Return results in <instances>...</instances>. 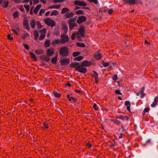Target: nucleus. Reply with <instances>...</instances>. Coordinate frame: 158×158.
I'll return each instance as SVG.
<instances>
[{"label": "nucleus", "instance_id": "obj_1", "mask_svg": "<svg viewBox=\"0 0 158 158\" xmlns=\"http://www.w3.org/2000/svg\"><path fill=\"white\" fill-rule=\"evenodd\" d=\"M59 54L64 56H67L69 54V49L66 47L61 48L59 50Z\"/></svg>", "mask_w": 158, "mask_h": 158}, {"label": "nucleus", "instance_id": "obj_2", "mask_svg": "<svg viewBox=\"0 0 158 158\" xmlns=\"http://www.w3.org/2000/svg\"><path fill=\"white\" fill-rule=\"evenodd\" d=\"M85 30L83 27H81L79 29L77 33V37L79 40H81V36L84 37L85 36Z\"/></svg>", "mask_w": 158, "mask_h": 158}, {"label": "nucleus", "instance_id": "obj_3", "mask_svg": "<svg viewBox=\"0 0 158 158\" xmlns=\"http://www.w3.org/2000/svg\"><path fill=\"white\" fill-rule=\"evenodd\" d=\"M44 22L46 24L52 27H53L56 25L54 21L50 19H46L44 20Z\"/></svg>", "mask_w": 158, "mask_h": 158}, {"label": "nucleus", "instance_id": "obj_4", "mask_svg": "<svg viewBox=\"0 0 158 158\" xmlns=\"http://www.w3.org/2000/svg\"><path fill=\"white\" fill-rule=\"evenodd\" d=\"M61 44H64L67 43L69 42V38L68 36L65 34H63L61 35Z\"/></svg>", "mask_w": 158, "mask_h": 158}, {"label": "nucleus", "instance_id": "obj_5", "mask_svg": "<svg viewBox=\"0 0 158 158\" xmlns=\"http://www.w3.org/2000/svg\"><path fill=\"white\" fill-rule=\"evenodd\" d=\"M74 4L81 6H87V4L84 1H80L76 0L74 2Z\"/></svg>", "mask_w": 158, "mask_h": 158}, {"label": "nucleus", "instance_id": "obj_6", "mask_svg": "<svg viewBox=\"0 0 158 158\" xmlns=\"http://www.w3.org/2000/svg\"><path fill=\"white\" fill-rule=\"evenodd\" d=\"M82 66L78 67L75 68V70L79 72L82 73H85L87 72V70L86 68L84 67H82Z\"/></svg>", "mask_w": 158, "mask_h": 158}, {"label": "nucleus", "instance_id": "obj_7", "mask_svg": "<svg viewBox=\"0 0 158 158\" xmlns=\"http://www.w3.org/2000/svg\"><path fill=\"white\" fill-rule=\"evenodd\" d=\"M40 34L39 40H43L45 37L46 35V29H43L40 31Z\"/></svg>", "mask_w": 158, "mask_h": 158}, {"label": "nucleus", "instance_id": "obj_8", "mask_svg": "<svg viewBox=\"0 0 158 158\" xmlns=\"http://www.w3.org/2000/svg\"><path fill=\"white\" fill-rule=\"evenodd\" d=\"M86 19V18L85 16H81L78 17L77 20V22L79 24H80L85 21Z\"/></svg>", "mask_w": 158, "mask_h": 158}, {"label": "nucleus", "instance_id": "obj_9", "mask_svg": "<svg viewBox=\"0 0 158 158\" xmlns=\"http://www.w3.org/2000/svg\"><path fill=\"white\" fill-rule=\"evenodd\" d=\"M0 4L3 7L6 8L8 5L9 2L8 1L0 0Z\"/></svg>", "mask_w": 158, "mask_h": 158}, {"label": "nucleus", "instance_id": "obj_10", "mask_svg": "<svg viewBox=\"0 0 158 158\" xmlns=\"http://www.w3.org/2000/svg\"><path fill=\"white\" fill-rule=\"evenodd\" d=\"M123 2L128 3L130 5L138 3V2L137 0H123Z\"/></svg>", "mask_w": 158, "mask_h": 158}, {"label": "nucleus", "instance_id": "obj_11", "mask_svg": "<svg viewBox=\"0 0 158 158\" xmlns=\"http://www.w3.org/2000/svg\"><path fill=\"white\" fill-rule=\"evenodd\" d=\"M70 62V60L69 59H62L60 60V64L62 65L68 64Z\"/></svg>", "mask_w": 158, "mask_h": 158}, {"label": "nucleus", "instance_id": "obj_12", "mask_svg": "<svg viewBox=\"0 0 158 158\" xmlns=\"http://www.w3.org/2000/svg\"><path fill=\"white\" fill-rule=\"evenodd\" d=\"M68 23L69 25V28L71 30H72L74 27H77L78 26L77 24L76 23L68 22Z\"/></svg>", "mask_w": 158, "mask_h": 158}, {"label": "nucleus", "instance_id": "obj_13", "mask_svg": "<svg viewBox=\"0 0 158 158\" xmlns=\"http://www.w3.org/2000/svg\"><path fill=\"white\" fill-rule=\"evenodd\" d=\"M144 87H143L141 91L138 92L136 93V95L137 96H139L140 95H141V97L142 98H143L145 96V94H144Z\"/></svg>", "mask_w": 158, "mask_h": 158}, {"label": "nucleus", "instance_id": "obj_14", "mask_svg": "<svg viewBox=\"0 0 158 158\" xmlns=\"http://www.w3.org/2000/svg\"><path fill=\"white\" fill-rule=\"evenodd\" d=\"M74 15V14L73 12H68L64 15V16L66 18H69L73 17Z\"/></svg>", "mask_w": 158, "mask_h": 158}, {"label": "nucleus", "instance_id": "obj_15", "mask_svg": "<svg viewBox=\"0 0 158 158\" xmlns=\"http://www.w3.org/2000/svg\"><path fill=\"white\" fill-rule=\"evenodd\" d=\"M23 26L24 29L27 30H29L30 27L28 25V22L27 20H25L24 21L23 23Z\"/></svg>", "mask_w": 158, "mask_h": 158}, {"label": "nucleus", "instance_id": "obj_16", "mask_svg": "<svg viewBox=\"0 0 158 158\" xmlns=\"http://www.w3.org/2000/svg\"><path fill=\"white\" fill-rule=\"evenodd\" d=\"M54 51L53 49H49L47 50V55L48 56H52L54 53Z\"/></svg>", "mask_w": 158, "mask_h": 158}, {"label": "nucleus", "instance_id": "obj_17", "mask_svg": "<svg viewBox=\"0 0 158 158\" xmlns=\"http://www.w3.org/2000/svg\"><path fill=\"white\" fill-rule=\"evenodd\" d=\"M158 98L157 97H156L155 98L154 101L152 102V103L151 105V106L152 107H154L157 104L158 102L157 100Z\"/></svg>", "mask_w": 158, "mask_h": 158}, {"label": "nucleus", "instance_id": "obj_18", "mask_svg": "<svg viewBox=\"0 0 158 158\" xmlns=\"http://www.w3.org/2000/svg\"><path fill=\"white\" fill-rule=\"evenodd\" d=\"M54 32L53 33V34L56 35H59L60 34L59 28V27H56L55 28Z\"/></svg>", "mask_w": 158, "mask_h": 158}, {"label": "nucleus", "instance_id": "obj_19", "mask_svg": "<svg viewBox=\"0 0 158 158\" xmlns=\"http://www.w3.org/2000/svg\"><path fill=\"white\" fill-rule=\"evenodd\" d=\"M41 6L40 5H38L35 8L34 10V13L36 15L38 13V11L40 8Z\"/></svg>", "mask_w": 158, "mask_h": 158}, {"label": "nucleus", "instance_id": "obj_20", "mask_svg": "<svg viewBox=\"0 0 158 158\" xmlns=\"http://www.w3.org/2000/svg\"><path fill=\"white\" fill-rule=\"evenodd\" d=\"M95 58L97 60H99L101 58V55L98 52H96L94 55Z\"/></svg>", "mask_w": 158, "mask_h": 158}, {"label": "nucleus", "instance_id": "obj_21", "mask_svg": "<svg viewBox=\"0 0 158 158\" xmlns=\"http://www.w3.org/2000/svg\"><path fill=\"white\" fill-rule=\"evenodd\" d=\"M91 63L90 62H88L87 61H85L82 63L81 64V66H88L89 65H90Z\"/></svg>", "mask_w": 158, "mask_h": 158}, {"label": "nucleus", "instance_id": "obj_22", "mask_svg": "<svg viewBox=\"0 0 158 158\" xmlns=\"http://www.w3.org/2000/svg\"><path fill=\"white\" fill-rule=\"evenodd\" d=\"M69 11V9L68 8L64 7L62 9L61 11V13L62 14H64L65 13H68Z\"/></svg>", "mask_w": 158, "mask_h": 158}, {"label": "nucleus", "instance_id": "obj_23", "mask_svg": "<svg viewBox=\"0 0 158 158\" xmlns=\"http://www.w3.org/2000/svg\"><path fill=\"white\" fill-rule=\"evenodd\" d=\"M50 45V41L49 40H46L44 43V46L45 48H47Z\"/></svg>", "mask_w": 158, "mask_h": 158}, {"label": "nucleus", "instance_id": "obj_24", "mask_svg": "<svg viewBox=\"0 0 158 158\" xmlns=\"http://www.w3.org/2000/svg\"><path fill=\"white\" fill-rule=\"evenodd\" d=\"M48 56H42L41 57V59L43 60H45L46 61H48L50 59V58H49Z\"/></svg>", "mask_w": 158, "mask_h": 158}, {"label": "nucleus", "instance_id": "obj_25", "mask_svg": "<svg viewBox=\"0 0 158 158\" xmlns=\"http://www.w3.org/2000/svg\"><path fill=\"white\" fill-rule=\"evenodd\" d=\"M29 54L31 56V58L32 59L36 61L37 60L36 57L34 53L31 52H30Z\"/></svg>", "mask_w": 158, "mask_h": 158}, {"label": "nucleus", "instance_id": "obj_26", "mask_svg": "<svg viewBox=\"0 0 158 158\" xmlns=\"http://www.w3.org/2000/svg\"><path fill=\"white\" fill-rule=\"evenodd\" d=\"M33 35L34 36V40H36L39 35L38 31H35L34 32Z\"/></svg>", "mask_w": 158, "mask_h": 158}, {"label": "nucleus", "instance_id": "obj_27", "mask_svg": "<svg viewBox=\"0 0 158 158\" xmlns=\"http://www.w3.org/2000/svg\"><path fill=\"white\" fill-rule=\"evenodd\" d=\"M30 25H31V27L34 28L35 26V21L34 19H32Z\"/></svg>", "mask_w": 158, "mask_h": 158}, {"label": "nucleus", "instance_id": "obj_28", "mask_svg": "<svg viewBox=\"0 0 158 158\" xmlns=\"http://www.w3.org/2000/svg\"><path fill=\"white\" fill-rule=\"evenodd\" d=\"M67 98H68L69 100L70 101H71L72 100L73 101V102H76L77 101V99L75 98H73V97H70V95L68 94L67 96Z\"/></svg>", "mask_w": 158, "mask_h": 158}, {"label": "nucleus", "instance_id": "obj_29", "mask_svg": "<svg viewBox=\"0 0 158 158\" xmlns=\"http://www.w3.org/2000/svg\"><path fill=\"white\" fill-rule=\"evenodd\" d=\"M76 14L77 15H84L85 14V13H84L83 10H80L76 11Z\"/></svg>", "mask_w": 158, "mask_h": 158}, {"label": "nucleus", "instance_id": "obj_30", "mask_svg": "<svg viewBox=\"0 0 158 158\" xmlns=\"http://www.w3.org/2000/svg\"><path fill=\"white\" fill-rule=\"evenodd\" d=\"M57 62V57L55 56L52 58L51 59V62L52 64H56Z\"/></svg>", "mask_w": 158, "mask_h": 158}, {"label": "nucleus", "instance_id": "obj_31", "mask_svg": "<svg viewBox=\"0 0 158 158\" xmlns=\"http://www.w3.org/2000/svg\"><path fill=\"white\" fill-rule=\"evenodd\" d=\"M60 7V5H52L48 7L49 9L52 8H55V9H59Z\"/></svg>", "mask_w": 158, "mask_h": 158}, {"label": "nucleus", "instance_id": "obj_32", "mask_svg": "<svg viewBox=\"0 0 158 158\" xmlns=\"http://www.w3.org/2000/svg\"><path fill=\"white\" fill-rule=\"evenodd\" d=\"M35 52L37 54L39 55L43 54L44 53V51L42 50L39 49L35 50Z\"/></svg>", "mask_w": 158, "mask_h": 158}, {"label": "nucleus", "instance_id": "obj_33", "mask_svg": "<svg viewBox=\"0 0 158 158\" xmlns=\"http://www.w3.org/2000/svg\"><path fill=\"white\" fill-rule=\"evenodd\" d=\"M53 93L54 96L56 97L59 98H60L61 96L60 94L56 91H54Z\"/></svg>", "mask_w": 158, "mask_h": 158}, {"label": "nucleus", "instance_id": "obj_34", "mask_svg": "<svg viewBox=\"0 0 158 158\" xmlns=\"http://www.w3.org/2000/svg\"><path fill=\"white\" fill-rule=\"evenodd\" d=\"M77 45L78 47H84L85 46V44L80 42L77 43Z\"/></svg>", "mask_w": 158, "mask_h": 158}, {"label": "nucleus", "instance_id": "obj_35", "mask_svg": "<svg viewBox=\"0 0 158 158\" xmlns=\"http://www.w3.org/2000/svg\"><path fill=\"white\" fill-rule=\"evenodd\" d=\"M80 52H74L73 53V56L74 57H76L79 55Z\"/></svg>", "mask_w": 158, "mask_h": 158}, {"label": "nucleus", "instance_id": "obj_36", "mask_svg": "<svg viewBox=\"0 0 158 158\" xmlns=\"http://www.w3.org/2000/svg\"><path fill=\"white\" fill-rule=\"evenodd\" d=\"M58 14V12L57 10H53L51 14V15H56Z\"/></svg>", "mask_w": 158, "mask_h": 158}, {"label": "nucleus", "instance_id": "obj_37", "mask_svg": "<svg viewBox=\"0 0 158 158\" xmlns=\"http://www.w3.org/2000/svg\"><path fill=\"white\" fill-rule=\"evenodd\" d=\"M93 72L94 73L93 77H94V79H97V78H98V73L95 71H93Z\"/></svg>", "mask_w": 158, "mask_h": 158}, {"label": "nucleus", "instance_id": "obj_38", "mask_svg": "<svg viewBox=\"0 0 158 158\" xmlns=\"http://www.w3.org/2000/svg\"><path fill=\"white\" fill-rule=\"evenodd\" d=\"M111 121L113 122L114 123L117 125H119L120 123V122L116 119H112Z\"/></svg>", "mask_w": 158, "mask_h": 158}, {"label": "nucleus", "instance_id": "obj_39", "mask_svg": "<svg viewBox=\"0 0 158 158\" xmlns=\"http://www.w3.org/2000/svg\"><path fill=\"white\" fill-rule=\"evenodd\" d=\"M73 66L74 67H80L81 66L79 65V63L75 62L72 64Z\"/></svg>", "mask_w": 158, "mask_h": 158}, {"label": "nucleus", "instance_id": "obj_40", "mask_svg": "<svg viewBox=\"0 0 158 158\" xmlns=\"http://www.w3.org/2000/svg\"><path fill=\"white\" fill-rule=\"evenodd\" d=\"M83 59V57L82 56H79L75 58H74V60H76L77 61H80L82 60Z\"/></svg>", "mask_w": 158, "mask_h": 158}, {"label": "nucleus", "instance_id": "obj_41", "mask_svg": "<svg viewBox=\"0 0 158 158\" xmlns=\"http://www.w3.org/2000/svg\"><path fill=\"white\" fill-rule=\"evenodd\" d=\"M77 33H73L72 35L71 39L72 40H74L75 39V36L77 37Z\"/></svg>", "mask_w": 158, "mask_h": 158}, {"label": "nucleus", "instance_id": "obj_42", "mask_svg": "<svg viewBox=\"0 0 158 158\" xmlns=\"http://www.w3.org/2000/svg\"><path fill=\"white\" fill-rule=\"evenodd\" d=\"M36 23L38 28L41 29L42 27V26L41 24L39 21L37 22Z\"/></svg>", "mask_w": 158, "mask_h": 158}, {"label": "nucleus", "instance_id": "obj_43", "mask_svg": "<svg viewBox=\"0 0 158 158\" xmlns=\"http://www.w3.org/2000/svg\"><path fill=\"white\" fill-rule=\"evenodd\" d=\"M19 15V13L17 11H15L13 15V16L14 18H17Z\"/></svg>", "mask_w": 158, "mask_h": 158}, {"label": "nucleus", "instance_id": "obj_44", "mask_svg": "<svg viewBox=\"0 0 158 158\" xmlns=\"http://www.w3.org/2000/svg\"><path fill=\"white\" fill-rule=\"evenodd\" d=\"M53 43L55 44H61V41L60 40L56 39L54 41Z\"/></svg>", "mask_w": 158, "mask_h": 158}, {"label": "nucleus", "instance_id": "obj_45", "mask_svg": "<svg viewBox=\"0 0 158 158\" xmlns=\"http://www.w3.org/2000/svg\"><path fill=\"white\" fill-rule=\"evenodd\" d=\"M117 119H119L122 120H124V116L120 115L118 116H117L116 118Z\"/></svg>", "mask_w": 158, "mask_h": 158}, {"label": "nucleus", "instance_id": "obj_46", "mask_svg": "<svg viewBox=\"0 0 158 158\" xmlns=\"http://www.w3.org/2000/svg\"><path fill=\"white\" fill-rule=\"evenodd\" d=\"M29 35V34L28 33H26V34L23 35L22 38L23 39L25 40L26 38L28 37Z\"/></svg>", "mask_w": 158, "mask_h": 158}, {"label": "nucleus", "instance_id": "obj_47", "mask_svg": "<svg viewBox=\"0 0 158 158\" xmlns=\"http://www.w3.org/2000/svg\"><path fill=\"white\" fill-rule=\"evenodd\" d=\"M24 7L25 8L27 12H28L29 11L30 9V7L27 5H25L24 6Z\"/></svg>", "mask_w": 158, "mask_h": 158}, {"label": "nucleus", "instance_id": "obj_48", "mask_svg": "<svg viewBox=\"0 0 158 158\" xmlns=\"http://www.w3.org/2000/svg\"><path fill=\"white\" fill-rule=\"evenodd\" d=\"M7 37H8V39L10 40H12L13 39V37L11 36V34H8L7 35Z\"/></svg>", "mask_w": 158, "mask_h": 158}, {"label": "nucleus", "instance_id": "obj_49", "mask_svg": "<svg viewBox=\"0 0 158 158\" xmlns=\"http://www.w3.org/2000/svg\"><path fill=\"white\" fill-rule=\"evenodd\" d=\"M45 10L44 9H41L40 10L39 12V15L40 16L42 15V14L44 13Z\"/></svg>", "mask_w": 158, "mask_h": 158}, {"label": "nucleus", "instance_id": "obj_50", "mask_svg": "<svg viewBox=\"0 0 158 158\" xmlns=\"http://www.w3.org/2000/svg\"><path fill=\"white\" fill-rule=\"evenodd\" d=\"M125 105L126 106H131V103L130 102L128 101H126L125 102Z\"/></svg>", "mask_w": 158, "mask_h": 158}, {"label": "nucleus", "instance_id": "obj_51", "mask_svg": "<svg viewBox=\"0 0 158 158\" xmlns=\"http://www.w3.org/2000/svg\"><path fill=\"white\" fill-rule=\"evenodd\" d=\"M63 30L65 31L66 33H67L68 31L67 26L66 25H64L63 27Z\"/></svg>", "mask_w": 158, "mask_h": 158}, {"label": "nucleus", "instance_id": "obj_52", "mask_svg": "<svg viewBox=\"0 0 158 158\" xmlns=\"http://www.w3.org/2000/svg\"><path fill=\"white\" fill-rule=\"evenodd\" d=\"M65 0H54V2L55 3L62 2H64Z\"/></svg>", "mask_w": 158, "mask_h": 158}, {"label": "nucleus", "instance_id": "obj_53", "mask_svg": "<svg viewBox=\"0 0 158 158\" xmlns=\"http://www.w3.org/2000/svg\"><path fill=\"white\" fill-rule=\"evenodd\" d=\"M112 79L114 81H115L117 79V75H114L112 77Z\"/></svg>", "mask_w": 158, "mask_h": 158}, {"label": "nucleus", "instance_id": "obj_54", "mask_svg": "<svg viewBox=\"0 0 158 158\" xmlns=\"http://www.w3.org/2000/svg\"><path fill=\"white\" fill-rule=\"evenodd\" d=\"M23 46L27 50H28L29 49V46L27 44H24Z\"/></svg>", "mask_w": 158, "mask_h": 158}, {"label": "nucleus", "instance_id": "obj_55", "mask_svg": "<svg viewBox=\"0 0 158 158\" xmlns=\"http://www.w3.org/2000/svg\"><path fill=\"white\" fill-rule=\"evenodd\" d=\"M115 93L117 94L122 95V93L120 92V91L119 90H115Z\"/></svg>", "mask_w": 158, "mask_h": 158}, {"label": "nucleus", "instance_id": "obj_56", "mask_svg": "<svg viewBox=\"0 0 158 158\" xmlns=\"http://www.w3.org/2000/svg\"><path fill=\"white\" fill-rule=\"evenodd\" d=\"M93 106L95 110H97L98 109V106L96 103L94 104Z\"/></svg>", "mask_w": 158, "mask_h": 158}, {"label": "nucleus", "instance_id": "obj_57", "mask_svg": "<svg viewBox=\"0 0 158 158\" xmlns=\"http://www.w3.org/2000/svg\"><path fill=\"white\" fill-rule=\"evenodd\" d=\"M76 19H75L74 18H73L70 19V20L68 22H72V23H73L76 21Z\"/></svg>", "mask_w": 158, "mask_h": 158}, {"label": "nucleus", "instance_id": "obj_58", "mask_svg": "<svg viewBox=\"0 0 158 158\" xmlns=\"http://www.w3.org/2000/svg\"><path fill=\"white\" fill-rule=\"evenodd\" d=\"M113 11V10L112 9H110L108 12V13L110 15H111Z\"/></svg>", "mask_w": 158, "mask_h": 158}, {"label": "nucleus", "instance_id": "obj_59", "mask_svg": "<svg viewBox=\"0 0 158 158\" xmlns=\"http://www.w3.org/2000/svg\"><path fill=\"white\" fill-rule=\"evenodd\" d=\"M19 9L22 12H24V9L22 6H21L20 7Z\"/></svg>", "mask_w": 158, "mask_h": 158}, {"label": "nucleus", "instance_id": "obj_60", "mask_svg": "<svg viewBox=\"0 0 158 158\" xmlns=\"http://www.w3.org/2000/svg\"><path fill=\"white\" fill-rule=\"evenodd\" d=\"M103 65L104 67H106L109 65V64L108 63H103Z\"/></svg>", "mask_w": 158, "mask_h": 158}, {"label": "nucleus", "instance_id": "obj_61", "mask_svg": "<svg viewBox=\"0 0 158 158\" xmlns=\"http://www.w3.org/2000/svg\"><path fill=\"white\" fill-rule=\"evenodd\" d=\"M149 110V108L148 107L145 108L144 110V112H148Z\"/></svg>", "mask_w": 158, "mask_h": 158}, {"label": "nucleus", "instance_id": "obj_62", "mask_svg": "<svg viewBox=\"0 0 158 158\" xmlns=\"http://www.w3.org/2000/svg\"><path fill=\"white\" fill-rule=\"evenodd\" d=\"M22 1V0H14V2L16 3H20Z\"/></svg>", "mask_w": 158, "mask_h": 158}, {"label": "nucleus", "instance_id": "obj_63", "mask_svg": "<svg viewBox=\"0 0 158 158\" xmlns=\"http://www.w3.org/2000/svg\"><path fill=\"white\" fill-rule=\"evenodd\" d=\"M11 30L12 31H13L15 33V34H16L17 35H18V32H17L16 30H14V29H11Z\"/></svg>", "mask_w": 158, "mask_h": 158}, {"label": "nucleus", "instance_id": "obj_64", "mask_svg": "<svg viewBox=\"0 0 158 158\" xmlns=\"http://www.w3.org/2000/svg\"><path fill=\"white\" fill-rule=\"evenodd\" d=\"M87 146L89 148H91L92 147V144L89 143H88L87 144Z\"/></svg>", "mask_w": 158, "mask_h": 158}]
</instances>
